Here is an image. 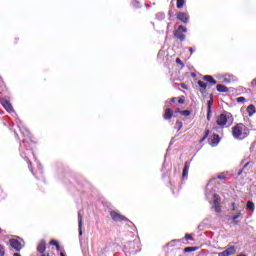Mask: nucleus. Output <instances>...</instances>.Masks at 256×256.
Returning a JSON list of instances; mask_svg holds the SVG:
<instances>
[{
	"mask_svg": "<svg viewBox=\"0 0 256 256\" xmlns=\"http://www.w3.org/2000/svg\"><path fill=\"white\" fill-rule=\"evenodd\" d=\"M218 179H225V175H223V174L218 175Z\"/></svg>",
	"mask_w": 256,
	"mask_h": 256,
	"instance_id": "36",
	"label": "nucleus"
},
{
	"mask_svg": "<svg viewBox=\"0 0 256 256\" xmlns=\"http://www.w3.org/2000/svg\"><path fill=\"white\" fill-rule=\"evenodd\" d=\"M180 87L182 88V89H189V87H187V84H185V83H181L180 84Z\"/></svg>",
	"mask_w": 256,
	"mask_h": 256,
	"instance_id": "30",
	"label": "nucleus"
},
{
	"mask_svg": "<svg viewBox=\"0 0 256 256\" xmlns=\"http://www.w3.org/2000/svg\"><path fill=\"white\" fill-rule=\"evenodd\" d=\"M210 141H211V147H217V145L221 143V137H219V134H213L210 137Z\"/></svg>",
	"mask_w": 256,
	"mask_h": 256,
	"instance_id": "9",
	"label": "nucleus"
},
{
	"mask_svg": "<svg viewBox=\"0 0 256 256\" xmlns=\"http://www.w3.org/2000/svg\"><path fill=\"white\" fill-rule=\"evenodd\" d=\"M241 217V212H238L236 215L231 217L232 221H237V219H239Z\"/></svg>",
	"mask_w": 256,
	"mask_h": 256,
	"instance_id": "26",
	"label": "nucleus"
},
{
	"mask_svg": "<svg viewBox=\"0 0 256 256\" xmlns=\"http://www.w3.org/2000/svg\"><path fill=\"white\" fill-rule=\"evenodd\" d=\"M175 125L177 131H181V129H183V122H181V120H177Z\"/></svg>",
	"mask_w": 256,
	"mask_h": 256,
	"instance_id": "22",
	"label": "nucleus"
},
{
	"mask_svg": "<svg viewBox=\"0 0 256 256\" xmlns=\"http://www.w3.org/2000/svg\"><path fill=\"white\" fill-rule=\"evenodd\" d=\"M178 103H179L180 105H183V104L185 103V99H183V98H178Z\"/></svg>",
	"mask_w": 256,
	"mask_h": 256,
	"instance_id": "32",
	"label": "nucleus"
},
{
	"mask_svg": "<svg viewBox=\"0 0 256 256\" xmlns=\"http://www.w3.org/2000/svg\"><path fill=\"white\" fill-rule=\"evenodd\" d=\"M213 106V102L212 101H208V114H207V119H209L210 115H211V107Z\"/></svg>",
	"mask_w": 256,
	"mask_h": 256,
	"instance_id": "25",
	"label": "nucleus"
},
{
	"mask_svg": "<svg viewBox=\"0 0 256 256\" xmlns=\"http://www.w3.org/2000/svg\"><path fill=\"white\" fill-rule=\"evenodd\" d=\"M1 105L4 107V109H6V111H8V113H13V105H11V102H9V100L3 98L1 100Z\"/></svg>",
	"mask_w": 256,
	"mask_h": 256,
	"instance_id": "8",
	"label": "nucleus"
},
{
	"mask_svg": "<svg viewBox=\"0 0 256 256\" xmlns=\"http://www.w3.org/2000/svg\"><path fill=\"white\" fill-rule=\"evenodd\" d=\"M237 101L238 103H243V101H245V97H238Z\"/></svg>",
	"mask_w": 256,
	"mask_h": 256,
	"instance_id": "31",
	"label": "nucleus"
},
{
	"mask_svg": "<svg viewBox=\"0 0 256 256\" xmlns=\"http://www.w3.org/2000/svg\"><path fill=\"white\" fill-rule=\"evenodd\" d=\"M213 131H217V127H213Z\"/></svg>",
	"mask_w": 256,
	"mask_h": 256,
	"instance_id": "40",
	"label": "nucleus"
},
{
	"mask_svg": "<svg viewBox=\"0 0 256 256\" xmlns=\"http://www.w3.org/2000/svg\"><path fill=\"white\" fill-rule=\"evenodd\" d=\"M177 101V98H172L170 103H175Z\"/></svg>",
	"mask_w": 256,
	"mask_h": 256,
	"instance_id": "37",
	"label": "nucleus"
},
{
	"mask_svg": "<svg viewBox=\"0 0 256 256\" xmlns=\"http://www.w3.org/2000/svg\"><path fill=\"white\" fill-rule=\"evenodd\" d=\"M178 113H180V115H183L184 117H189V115H191V111H189V110H179L178 109Z\"/></svg>",
	"mask_w": 256,
	"mask_h": 256,
	"instance_id": "19",
	"label": "nucleus"
},
{
	"mask_svg": "<svg viewBox=\"0 0 256 256\" xmlns=\"http://www.w3.org/2000/svg\"><path fill=\"white\" fill-rule=\"evenodd\" d=\"M176 64L180 65L182 68L185 67V64L180 60V58H176Z\"/></svg>",
	"mask_w": 256,
	"mask_h": 256,
	"instance_id": "28",
	"label": "nucleus"
},
{
	"mask_svg": "<svg viewBox=\"0 0 256 256\" xmlns=\"http://www.w3.org/2000/svg\"><path fill=\"white\" fill-rule=\"evenodd\" d=\"M163 117H164V119H166V121H169V119H172L173 109H171V108L165 109Z\"/></svg>",
	"mask_w": 256,
	"mask_h": 256,
	"instance_id": "13",
	"label": "nucleus"
},
{
	"mask_svg": "<svg viewBox=\"0 0 256 256\" xmlns=\"http://www.w3.org/2000/svg\"><path fill=\"white\" fill-rule=\"evenodd\" d=\"M110 217L116 223L117 222H122V221H128L127 217L123 216L121 213H119L115 210L110 211Z\"/></svg>",
	"mask_w": 256,
	"mask_h": 256,
	"instance_id": "5",
	"label": "nucleus"
},
{
	"mask_svg": "<svg viewBox=\"0 0 256 256\" xmlns=\"http://www.w3.org/2000/svg\"><path fill=\"white\" fill-rule=\"evenodd\" d=\"M248 165H249V162H247V163L244 165V167H248Z\"/></svg>",
	"mask_w": 256,
	"mask_h": 256,
	"instance_id": "39",
	"label": "nucleus"
},
{
	"mask_svg": "<svg viewBox=\"0 0 256 256\" xmlns=\"http://www.w3.org/2000/svg\"><path fill=\"white\" fill-rule=\"evenodd\" d=\"M255 112H256L255 105L251 104L247 107V113L249 117H253V115H255Z\"/></svg>",
	"mask_w": 256,
	"mask_h": 256,
	"instance_id": "17",
	"label": "nucleus"
},
{
	"mask_svg": "<svg viewBox=\"0 0 256 256\" xmlns=\"http://www.w3.org/2000/svg\"><path fill=\"white\" fill-rule=\"evenodd\" d=\"M247 209H249L250 211H255V203L248 201L246 204Z\"/></svg>",
	"mask_w": 256,
	"mask_h": 256,
	"instance_id": "20",
	"label": "nucleus"
},
{
	"mask_svg": "<svg viewBox=\"0 0 256 256\" xmlns=\"http://www.w3.org/2000/svg\"><path fill=\"white\" fill-rule=\"evenodd\" d=\"M216 89L219 93H228L229 92V88L223 84H218L216 86Z\"/></svg>",
	"mask_w": 256,
	"mask_h": 256,
	"instance_id": "16",
	"label": "nucleus"
},
{
	"mask_svg": "<svg viewBox=\"0 0 256 256\" xmlns=\"http://www.w3.org/2000/svg\"><path fill=\"white\" fill-rule=\"evenodd\" d=\"M203 81H206V82H208V84L211 86V87H213V85H217V80H215L214 78H213V76H211V75H205V76H203Z\"/></svg>",
	"mask_w": 256,
	"mask_h": 256,
	"instance_id": "11",
	"label": "nucleus"
},
{
	"mask_svg": "<svg viewBox=\"0 0 256 256\" xmlns=\"http://www.w3.org/2000/svg\"><path fill=\"white\" fill-rule=\"evenodd\" d=\"M185 33H187V28H185L183 25H180L174 31V37L175 39H178V41H185Z\"/></svg>",
	"mask_w": 256,
	"mask_h": 256,
	"instance_id": "3",
	"label": "nucleus"
},
{
	"mask_svg": "<svg viewBox=\"0 0 256 256\" xmlns=\"http://www.w3.org/2000/svg\"><path fill=\"white\" fill-rule=\"evenodd\" d=\"M186 241H189L190 239H193V236L191 234H185Z\"/></svg>",
	"mask_w": 256,
	"mask_h": 256,
	"instance_id": "29",
	"label": "nucleus"
},
{
	"mask_svg": "<svg viewBox=\"0 0 256 256\" xmlns=\"http://www.w3.org/2000/svg\"><path fill=\"white\" fill-rule=\"evenodd\" d=\"M213 209L216 213H221V204L219 201V198H217V195H214V205H213Z\"/></svg>",
	"mask_w": 256,
	"mask_h": 256,
	"instance_id": "10",
	"label": "nucleus"
},
{
	"mask_svg": "<svg viewBox=\"0 0 256 256\" xmlns=\"http://www.w3.org/2000/svg\"><path fill=\"white\" fill-rule=\"evenodd\" d=\"M251 85H252V87H255V86H256V79H253V80L251 81Z\"/></svg>",
	"mask_w": 256,
	"mask_h": 256,
	"instance_id": "34",
	"label": "nucleus"
},
{
	"mask_svg": "<svg viewBox=\"0 0 256 256\" xmlns=\"http://www.w3.org/2000/svg\"><path fill=\"white\" fill-rule=\"evenodd\" d=\"M183 5H185V0H177V9H182Z\"/></svg>",
	"mask_w": 256,
	"mask_h": 256,
	"instance_id": "24",
	"label": "nucleus"
},
{
	"mask_svg": "<svg viewBox=\"0 0 256 256\" xmlns=\"http://www.w3.org/2000/svg\"><path fill=\"white\" fill-rule=\"evenodd\" d=\"M0 233H3V230L0 228Z\"/></svg>",
	"mask_w": 256,
	"mask_h": 256,
	"instance_id": "41",
	"label": "nucleus"
},
{
	"mask_svg": "<svg viewBox=\"0 0 256 256\" xmlns=\"http://www.w3.org/2000/svg\"><path fill=\"white\" fill-rule=\"evenodd\" d=\"M176 19H178V21H181V23L187 24L189 23V14L185 12H179L176 16Z\"/></svg>",
	"mask_w": 256,
	"mask_h": 256,
	"instance_id": "7",
	"label": "nucleus"
},
{
	"mask_svg": "<svg viewBox=\"0 0 256 256\" xmlns=\"http://www.w3.org/2000/svg\"><path fill=\"white\" fill-rule=\"evenodd\" d=\"M78 227L79 235H83V215H81V212H78Z\"/></svg>",
	"mask_w": 256,
	"mask_h": 256,
	"instance_id": "12",
	"label": "nucleus"
},
{
	"mask_svg": "<svg viewBox=\"0 0 256 256\" xmlns=\"http://www.w3.org/2000/svg\"><path fill=\"white\" fill-rule=\"evenodd\" d=\"M211 131L209 129H206L205 130V133H204V137L200 139L199 143H203V141H205V139H207V137H209Z\"/></svg>",
	"mask_w": 256,
	"mask_h": 256,
	"instance_id": "21",
	"label": "nucleus"
},
{
	"mask_svg": "<svg viewBox=\"0 0 256 256\" xmlns=\"http://www.w3.org/2000/svg\"><path fill=\"white\" fill-rule=\"evenodd\" d=\"M50 245H53L54 247H56L57 251H61V246L59 245V242L56 240H51L50 241Z\"/></svg>",
	"mask_w": 256,
	"mask_h": 256,
	"instance_id": "18",
	"label": "nucleus"
},
{
	"mask_svg": "<svg viewBox=\"0 0 256 256\" xmlns=\"http://www.w3.org/2000/svg\"><path fill=\"white\" fill-rule=\"evenodd\" d=\"M193 251H197V247H186V248H184V253H191Z\"/></svg>",
	"mask_w": 256,
	"mask_h": 256,
	"instance_id": "23",
	"label": "nucleus"
},
{
	"mask_svg": "<svg viewBox=\"0 0 256 256\" xmlns=\"http://www.w3.org/2000/svg\"><path fill=\"white\" fill-rule=\"evenodd\" d=\"M189 51H190V55H193L194 51L192 47L189 48Z\"/></svg>",
	"mask_w": 256,
	"mask_h": 256,
	"instance_id": "35",
	"label": "nucleus"
},
{
	"mask_svg": "<svg viewBox=\"0 0 256 256\" xmlns=\"http://www.w3.org/2000/svg\"><path fill=\"white\" fill-rule=\"evenodd\" d=\"M189 167H191V164L189 162H185L184 168L182 171V179H185V177H187V175H189Z\"/></svg>",
	"mask_w": 256,
	"mask_h": 256,
	"instance_id": "14",
	"label": "nucleus"
},
{
	"mask_svg": "<svg viewBox=\"0 0 256 256\" xmlns=\"http://www.w3.org/2000/svg\"><path fill=\"white\" fill-rule=\"evenodd\" d=\"M9 243L10 247H12V249H14L15 251H20L21 249H23L21 242L17 239H10Z\"/></svg>",
	"mask_w": 256,
	"mask_h": 256,
	"instance_id": "6",
	"label": "nucleus"
},
{
	"mask_svg": "<svg viewBox=\"0 0 256 256\" xmlns=\"http://www.w3.org/2000/svg\"><path fill=\"white\" fill-rule=\"evenodd\" d=\"M237 253V248L233 245V243H229L225 251L218 252L216 255L218 256H231Z\"/></svg>",
	"mask_w": 256,
	"mask_h": 256,
	"instance_id": "4",
	"label": "nucleus"
},
{
	"mask_svg": "<svg viewBox=\"0 0 256 256\" xmlns=\"http://www.w3.org/2000/svg\"><path fill=\"white\" fill-rule=\"evenodd\" d=\"M198 85L200 87V93H202V95H205V93H207V83L199 80Z\"/></svg>",
	"mask_w": 256,
	"mask_h": 256,
	"instance_id": "15",
	"label": "nucleus"
},
{
	"mask_svg": "<svg viewBox=\"0 0 256 256\" xmlns=\"http://www.w3.org/2000/svg\"><path fill=\"white\" fill-rule=\"evenodd\" d=\"M249 133V128L243 123H238L232 127V136L234 139H237V141H243V139H247Z\"/></svg>",
	"mask_w": 256,
	"mask_h": 256,
	"instance_id": "1",
	"label": "nucleus"
},
{
	"mask_svg": "<svg viewBox=\"0 0 256 256\" xmlns=\"http://www.w3.org/2000/svg\"><path fill=\"white\" fill-rule=\"evenodd\" d=\"M231 211H236V209H237V207H236V204H235V202H233L232 204H231Z\"/></svg>",
	"mask_w": 256,
	"mask_h": 256,
	"instance_id": "33",
	"label": "nucleus"
},
{
	"mask_svg": "<svg viewBox=\"0 0 256 256\" xmlns=\"http://www.w3.org/2000/svg\"><path fill=\"white\" fill-rule=\"evenodd\" d=\"M16 41H19V38H16Z\"/></svg>",
	"mask_w": 256,
	"mask_h": 256,
	"instance_id": "43",
	"label": "nucleus"
},
{
	"mask_svg": "<svg viewBox=\"0 0 256 256\" xmlns=\"http://www.w3.org/2000/svg\"><path fill=\"white\" fill-rule=\"evenodd\" d=\"M241 173H242V171H240V172L238 173V175H241Z\"/></svg>",
	"mask_w": 256,
	"mask_h": 256,
	"instance_id": "42",
	"label": "nucleus"
},
{
	"mask_svg": "<svg viewBox=\"0 0 256 256\" xmlns=\"http://www.w3.org/2000/svg\"><path fill=\"white\" fill-rule=\"evenodd\" d=\"M0 256H5V246L0 244Z\"/></svg>",
	"mask_w": 256,
	"mask_h": 256,
	"instance_id": "27",
	"label": "nucleus"
},
{
	"mask_svg": "<svg viewBox=\"0 0 256 256\" xmlns=\"http://www.w3.org/2000/svg\"><path fill=\"white\" fill-rule=\"evenodd\" d=\"M14 256H21V254H19V253H14Z\"/></svg>",
	"mask_w": 256,
	"mask_h": 256,
	"instance_id": "38",
	"label": "nucleus"
},
{
	"mask_svg": "<svg viewBox=\"0 0 256 256\" xmlns=\"http://www.w3.org/2000/svg\"><path fill=\"white\" fill-rule=\"evenodd\" d=\"M233 114L230 112H224L216 117V125L221 129L225 127H231L233 125Z\"/></svg>",
	"mask_w": 256,
	"mask_h": 256,
	"instance_id": "2",
	"label": "nucleus"
}]
</instances>
